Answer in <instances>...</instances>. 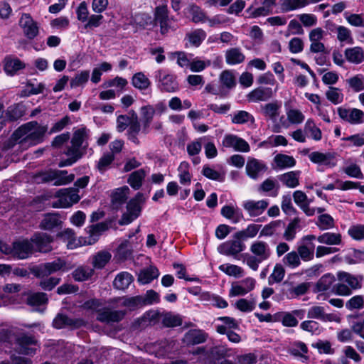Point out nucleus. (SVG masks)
Masks as SVG:
<instances>
[{"instance_id":"obj_12","label":"nucleus","mask_w":364,"mask_h":364,"mask_svg":"<svg viewBox=\"0 0 364 364\" xmlns=\"http://www.w3.org/2000/svg\"><path fill=\"white\" fill-rule=\"evenodd\" d=\"M267 169L268 167L263 161L255 158H249L245 167L247 175L254 180L261 177Z\"/></svg>"},{"instance_id":"obj_54","label":"nucleus","mask_w":364,"mask_h":364,"mask_svg":"<svg viewBox=\"0 0 364 364\" xmlns=\"http://www.w3.org/2000/svg\"><path fill=\"white\" fill-rule=\"evenodd\" d=\"M129 192V188L127 186H123L116 189L112 196V203L116 206L123 204L127 198Z\"/></svg>"},{"instance_id":"obj_33","label":"nucleus","mask_w":364,"mask_h":364,"mask_svg":"<svg viewBox=\"0 0 364 364\" xmlns=\"http://www.w3.org/2000/svg\"><path fill=\"white\" fill-rule=\"evenodd\" d=\"M75 178V175L68 174L66 170L53 169V185L59 186L71 183Z\"/></svg>"},{"instance_id":"obj_56","label":"nucleus","mask_w":364,"mask_h":364,"mask_svg":"<svg viewBox=\"0 0 364 364\" xmlns=\"http://www.w3.org/2000/svg\"><path fill=\"white\" fill-rule=\"evenodd\" d=\"M60 220L55 214L46 215L41 223V228L44 230H52L59 225Z\"/></svg>"},{"instance_id":"obj_58","label":"nucleus","mask_w":364,"mask_h":364,"mask_svg":"<svg viewBox=\"0 0 364 364\" xmlns=\"http://www.w3.org/2000/svg\"><path fill=\"white\" fill-rule=\"evenodd\" d=\"M189 165L187 162H181L178 168V178L182 185H189L191 181V175L188 171Z\"/></svg>"},{"instance_id":"obj_50","label":"nucleus","mask_w":364,"mask_h":364,"mask_svg":"<svg viewBox=\"0 0 364 364\" xmlns=\"http://www.w3.org/2000/svg\"><path fill=\"white\" fill-rule=\"evenodd\" d=\"M309 159L315 164H322L324 165L335 166V164H331L333 156L328 153L323 154L318 151H314L309 155Z\"/></svg>"},{"instance_id":"obj_2","label":"nucleus","mask_w":364,"mask_h":364,"mask_svg":"<svg viewBox=\"0 0 364 364\" xmlns=\"http://www.w3.org/2000/svg\"><path fill=\"white\" fill-rule=\"evenodd\" d=\"M250 251L252 254L245 255V262L253 271H257L259 264L267 260L272 255L268 243L262 240L254 241L250 247Z\"/></svg>"},{"instance_id":"obj_16","label":"nucleus","mask_w":364,"mask_h":364,"mask_svg":"<svg viewBox=\"0 0 364 364\" xmlns=\"http://www.w3.org/2000/svg\"><path fill=\"white\" fill-rule=\"evenodd\" d=\"M269 204V200L265 199L259 200H249L244 202L243 208L250 217H257L265 211Z\"/></svg>"},{"instance_id":"obj_1","label":"nucleus","mask_w":364,"mask_h":364,"mask_svg":"<svg viewBox=\"0 0 364 364\" xmlns=\"http://www.w3.org/2000/svg\"><path fill=\"white\" fill-rule=\"evenodd\" d=\"M47 129L46 126L40 125L37 122H30L18 128L12 134V139L22 149H26L42 142Z\"/></svg>"},{"instance_id":"obj_40","label":"nucleus","mask_w":364,"mask_h":364,"mask_svg":"<svg viewBox=\"0 0 364 364\" xmlns=\"http://www.w3.org/2000/svg\"><path fill=\"white\" fill-rule=\"evenodd\" d=\"M316 239L320 243L328 245H338L342 242V237L340 233L330 232L319 235Z\"/></svg>"},{"instance_id":"obj_15","label":"nucleus","mask_w":364,"mask_h":364,"mask_svg":"<svg viewBox=\"0 0 364 364\" xmlns=\"http://www.w3.org/2000/svg\"><path fill=\"white\" fill-rule=\"evenodd\" d=\"M14 257L23 259L29 257L34 252L31 240H21L14 242Z\"/></svg>"},{"instance_id":"obj_41","label":"nucleus","mask_w":364,"mask_h":364,"mask_svg":"<svg viewBox=\"0 0 364 364\" xmlns=\"http://www.w3.org/2000/svg\"><path fill=\"white\" fill-rule=\"evenodd\" d=\"M159 275V272L158 269L154 267H150L140 272L138 281L142 284H149L154 279L157 278Z\"/></svg>"},{"instance_id":"obj_62","label":"nucleus","mask_w":364,"mask_h":364,"mask_svg":"<svg viewBox=\"0 0 364 364\" xmlns=\"http://www.w3.org/2000/svg\"><path fill=\"white\" fill-rule=\"evenodd\" d=\"M326 98L334 105L340 104L343 100V94L341 91L334 87H330L326 92Z\"/></svg>"},{"instance_id":"obj_51","label":"nucleus","mask_w":364,"mask_h":364,"mask_svg":"<svg viewBox=\"0 0 364 364\" xmlns=\"http://www.w3.org/2000/svg\"><path fill=\"white\" fill-rule=\"evenodd\" d=\"M233 124H245L248 122H251L252 123L255 122L254 117L247 111L240 110L235 112L231 119Z\"/></svg>"},{"instance_id":"obj_59","label":"nucleus","mask_w":364,"mask_h":364,"mask_svg":"<svg viewBox=\"0 0 364 364\" xmlns=\"http://www.w3.org/2000/svg\"><path fill=\"white\" fill-rule=\"evenodd\" d=\"M308 352V348L306 345L301 341L295 342L290 349L291 355L296 357H300L303 360H307L306 354Z\"/></svg>"},{"instance_id":"obj_26","label":"nucleus","mask_w":364,"mask_h":364,"mask_svg":"<svg viewBox=\"0 0 364 364\" xmlns=\"http://www.w3.org/2000/svg\"><path fill=\"white\" fill-rule=\"evenodd\" d=\"M107 229V225L103 223H97L96 225H92L87 227L88 237H86L85 244L90 245L95 243L98 240L101 233L105 231Z\"/></svg>"},{"instance_id":"obj_47","label":"nucleus","mask_w":364,"mask_h":364,"mask_svg":"<svg viewBox=\"0 0 364 364\" xmlns=\"http://www.w3.org/2000/svg\"><path fill=\"white\" fill-rule=\"evenodd\" d=\"M94 274V269L87 266H80L72 273L75 281L83 282L90 279Z\"/></svg>"},{"instance_id":"obj_18","label":"nucleus","mask_w":364,"mask_h":364,"mask_svg":"<svg viewBox=\"0 0 364 364\" xmlns=\"http://www.w3.org/2000/svg\"><path fill=\"white\" fill-rule=\"evenodd\" d=\"M16 341L21 353L26 355L35 353L38 344L36 339L33 336L22 334L17 338Z\"/></svg>"},{"instance_id":"obj_30","label":"nucleus","mask_w":364,"mask_h":364,"mask_svg":"<svg viewBox=\"0 0 364 364\" xmlns=\"http://www.w3.org/2000/svg\"><path fill=\"white\" fill-rule=\"evenodd\" d=\"M307 317L310 319H318L322 321H331L333 315L326 314L325 309L321 306H313L308 309Z\"/></svg>"},{"instance_id":"obj_49","label":"nucleus","mask_w":364,"mask_h":364,"mask_svg":"<svg viewBox=\"0 0 364 364\" xmlns=\"http://www.w3.org/2000/svg\"><path fill=\"white\" fill-rule=\"evenodd\" d=\"M258 190L265 193L269 192L270 196L276 197L278 195L279 185L273 178H269L260 184Z\"/></svg>"},{"instance_id":"obj_14","label":"nucleus","mask_w":364,"mask_h":364,"mask_svg":"<svg viewBox=\"0 0 364 364\" xmlns=\"http://www.w3.org/2000/svg\"><path fill=\"white\" fill-rule=\"evenodd\" d=\"M338 114L342 119L352 124L364 122V112L359 109H346L341 107L338 108Z\"/></svg>"},{"instance_id":"obj_21","label":"nucleus","mask_w":364,"mask_h":364,"mask_svg":"<svg viewBox=\"0 0 364 364\" xmlns=\"http://www.w3.org/2000/svg\"><path fill=\"white\" fill-rule=\"evenodd\" d=\"M60 202L64 208L70 207L80 200L78 190L75 188H63L59 191Z\"/></svg>"},{"instance_id":"obj_31","label":"nucleus","mask_w":364,"mask_h":364,"mask_svg":"<svg viewBox=\"0 0 364 364\" xmlns=\"http://www.w3.org/2000/svg\"><path fill=\"white\" fill-rule=\"evenodd\" d=\"M301 220L299 218H294L285 228L283 233V238L288 242H291L296 238L297 232L301 230Z\"/></svg>"},{"instance_id":"obj_19","label":"nucleus","mask_w":364,"mask_h":364,"mask_svg":"<svg viewBox=\"0 0 364 364\" xmlns=\"http://www.w3.org/2000/svg\"><path fill=\"white\" fill-rule=\"evenodd\" d=\"M88 133L89 130L85 127L75 129L71 140L72 146L68 149L81 151V148H86L87 146Z\"/></svg>"},{"instance_id":"obj_38","label":"nucleus","mask_w":364,"mask_h":364,"mask_svg":"<svg viewBox=\"0 0 364 364\" xmlns=\"http://www.w3.org/2000/svg\"><path fill=\"white\" fill-rule=\"evenodd\" d=\"M260 228V225L250 224L245 229L235 232L234 237L240 238L242 240L253 238L257 235Z\"/></svg>"},{"instance_id":"obj_8","label":"nucleus","mask_w":364,"mask_h":364,"mask_svg":"<svg viewBox=\"0 0 364 364\" xmlns=\"http://www.w3.org/2000/svg\"><path fill=\"white\" fill-rule=\"evenodd\" d=\"M256 284V280L252 277H247L241 281L234 282L231 285L229 296H244L252 291Z\"/></svg>"},{"instance_id":"obj_10","label":"nucleus","mask_w":364,"mask_h":364,"mask_svg":"<svg viewBox=\"0 0 364 364\" xmlns=\"http://www.w3.org/2000/svg\"><path fill=\"white\" fill-rule=\"evenodd\" d=\"M222 146L225 148H232L236 151L249 152L250 150L249 144L245 139L232 134L224 136Z\"/></svg>"},{"instance_id":"obj_13","label":"nucleus","mask_w":364,"mask_h":364,"mask_svg":"<svg viewBox=\"0 0 364 364\" xmlns=\"http://www.w3.org/2000/svg\"><path fill=\"white\" fill-rule=\"evenodd\" d=\"M19 26L25 36L28 39H33L38 34L37 23L28 14H22L19 20Z\"/></svg>"},{"instance_id":"obj_61","label":"nucleus","mask_w":364,"mask_h":364,"mask_svg":"<svg viewBox=\"0 0 364 364\" xmlns=\"http://www.w3.org/2000/svg\"><path fill=\"white\" fill-rule=\"evenodd\" d=\"M208 362L213 364H219L218 361L225 356V351L220 347H213L206 353Z\"/></svg>"},{"instance_id":"obj_32","label":"nucleus","mask_w":364,"mask_h":364,"mask_svg":"<svg viewBox=\"0 0 364 364\" xmlns=\"http://www.w3.org/2000/svg\"><path fill=\"white\" fill-rule=\"evenodd\" d=\"M205 333L200 331L193 329L188 331L184 336L183 341L187 345H195L205 342L206 341Z\"/></svg>"},{"instance_id":"obj_42","label":"nucleus","mask_w":364,"mask_h":364,"mask_svg":"<svg viewBox=\"0 0 364 364\" xmlns=\"http://www.w3.org/2000/svg\"><path fill=\"white\" fill-rule=\"evenodd\" d=\"M274 161L280 169L294 167L296 165V160L291 156L278 154L274 158Z\"/></svg>"},{"instance_id":"obj_44","label":"nucleus","mask_w":364,"mask_h":364,"mask_svg":"<svg viewBox=\"0 0 364 364\" xmlns=\"http://www.w3.org/2000/svg\"><path fill=\"white\" fill-rule=\"evenodd\" d=\"M221 215L231 220L233 223H238L242 218V214L239 209L232 205L223 206L221 209Z\"/></svg>"},{"instance_id":"obj_60","label":"nucleus","mask_w":364,"mask_h":364,"mask_svg":"<svg viewBox=\"0 0 364 364\" xmlns=\"http://www.w3.org/2000/svg\"><path fill=\"white\" fill-rule=\"evenodd\" d=\"M65 154L68 158L65 160L61 161L58 164L59 167L71 166L82 156L81 151H74L73 149H67Z\"/></svg>"},{"instance_id":"obj_5","label":"nucleus","mask_w":364,"mask_h":364,"mask_svg":"<svg viewBox=\"0 0 364 364\" xmlns=\"http://www.w3.org/2000/svg\"><path fill=\"white\" fill-rule=\"evenodd\" d=\"M145 198L141 193H137L134 198L130 200L127 205V212L122 218V224L127 225L137 218L141 213V205L144 202Z\"/></svg>"},{"instance_id":"obj_22","label":"nucleus","mask_w":364,"mask_h":364,"mask_svg":"<svg viewBox=\"0 0 364 364\" xmlns=\"http://www.w3.org/2000/svg\"><path fill=\"white\" fill-rule=\"evenodd\" d=\"M273 96L272 88L259 87L251 91L247 96V100L252 102L267 101Z\"/></svg>"},{"instance_id":"obj_43","label":"nucleus","mask_w":364,"mask_h":364,"mask_svg":"<svg viewBox=\"0 0 364 364\" xmlns=\"http://www.w3.org/2000/svg\"><path fill=\"white\" fill-rule=\"evenodd\" d=\"M309 4V0H281V9L284 12L296 10Z\"/></svg>"},{"instance_id":"obj_45","label":"nucleus","mask_w":364,"mask_h":364,"mask_svg":"<svg viewBox=\"0 0 364 364\" xmlns=\"http://www.w3.org/2000/svg\"><path fill=\"white\" fill-rule=\"evenodd\" d=\"M283 264L290 269H296L301 264V259L296 250L287 252L282 258Z\"/></svg>"},{"instance_id":"obj_27","label":"nucleus","mask_w":364,"mask_h":364,"mask_svg":"<svg viewBox=\"0 0 364 364\" xmlns=\"http://www.w3.org/2000/svg\"><path fill=\"white\" fill-rule=\"evenodd\" d=\"M206 38V33L203 29H196L187 33L185 37V46L198 47Z\"/></svg>"},{"instance_id":"obj_29","label":"nucleus","mask_w":364,"mask_h":364,"mask_svg":"<svg viewBox=\"0 0 364 364\" xmlns=\"http://www.w3.org/2000/svg\"><path fill=\"white\" fill-rule=\"evenodd\" d=\"M133 281L134 278L130 273L122 272L115 277L113 281V286L118 290L124 291Z\"/></svg>"},{"instance_id":"obj_24","label":"nucleus","mask_w":364,"mask_h":364,"mask_svg":"<svg viewBox=\"0 0 364 364\" xmlns=\"http://www.w3.org/2000/svg\"><path fill=\"white\" fill-rule=\"evenodd\" d=\"M282 108V102L279 101H274L267 103L261 107V110L263 115L275 122L279 116Z\"/></svg>"},{"instance_id":"obj_7","label":"nucleus","mask_w":364,"mask_h":364,"mask_svg":"<svg viewBox=\"0 0 364 364\" xmlns=\"http://www.w3.org/2000/svg\"><path fill=\"white\" fill-rule=\"evenodd\" d=\"M316 240L314 235L304 236L299 243L296 249L300 259L304 262L311 261L314 257L315 245L313 242Z\"/></svg>"},{"instance_id":"obj_57","label":"nucleus","mask_w":364,"mask_h":364,"mask_svg":"<svg viewBox=\"0 0 364 364\" xmlns=\"http://www.w3.org/2000/svg\"><path fill=\"white\" fill-rule=\"evenodd\" d=\"M211 65L210 60H201L198 57H192L189 69L193 73H200Z\"/></svg>"},{"instance_id":"obj_4","label":"nucleus","mask_w":364,"mask_h":364,"mask_svg":"<svg viewBox=\"0 0 364 364\" xmlns=\"http://www.w3.org/2000/svg\"><path fill=\"white\" fill-rule=\"evenodd\" d=\"M154 77L157 87L162 92H176L179 90L176 76L166 69L156 70Z\"/></svg>"},{"instance_id":"obj_9","label":"nucleus","mask_w":364,"mask_h":364,"mask_svg":"<svg viewBox=\"0 0 364 364\" xmlns=\"http://www.w3.org/2000/svg\"><path fill=\"white\" fill-rule=\"evenodd\" d=\"M228 240L218 247V252L224 255L235 257L245 249V245L240 238Z\"/></svg>"},{"instance_id":"obj_46","label":"nucleus","mask_w":364,"mask_h":364,"mask_svg":"<svg viewBox=\"0 0 364 364\" xmlns=\"http://www.w3.org/2000/svg\"><path fill=\"white\" fill-rule=\"evenodd\" d=\"M334 29H331V31H336L337 33V39L343 43H353V38L352 37L351 31L343 26H335L332 25Z\"/></svg>"},{"instance_id":"obj_28","label":"nucleus","mask_w":364,"mask_h":364,"mask_svg":"<svg viewBox=\"0 0 364 364\" xmlns=\"http://www.w3.org/2000/svg\"><path fill=\"white\" fill-rule=\"evenodd\" d=\"M299 171H291L283 174L279 175L278 179L283 185L289 188H294L299 185Z\"/></svg>"},{"instance_id":"obj_17","label":"nucleus","mask_w":364,"mask_h":364,"mask_svg":"<svg viewBox=\"0 0 364 364\" xmlns=\"http://www.w3.org/2000/svg\"><path fill=\"white\" fill-rule=\"evenodd\" d=\"M65 266V262L58 258L53 262L41 264L36 267V275L39 277L48 276L52 273L63 269Z\"/></svg>"},{"instance_id":"obj_37","label":"nucleus","mask_w":364,"mask_h":364,"mask_svg":"<svg viewBox=\"0 0 364 364\" xmlns=\"http://www.w3.org/2000/svg\"><path fill=\"white\" fill-rule=\"evenodd\" d=\"M132 85L139 90H146L151 85L150 80L142 72L135 73L132 78Z\"/></svg>"},{"instance_id":"obj_23","label":"nucleus","mask_w":364,"mask_h":364,"mask_svg":"<svg viewBox=\"0 0 364 364\" xmlns=\"http://www.w3.org/2000/svg\"><path fill=\"white\" fill-rule=\"evenodd\" d=\"M25 68V64L16 57L6 56L4 60V70L8 75L13 76Z\"/></svg>"},{"instance_id":"obj_3","label":"nucleus","mask_w":364,"mask_h":364,"mask_svg":"<svg viewBox=\"0 0 364 364\" xmlns=\"http://www.w3.org/2000/svg\"><path fill=\"white\" fill-rule=\"evenodd\" d=\"M85 306L97 311V319L101 322H119L122 320L125 315V311L122 310H112L108 308L98 309L100 302L97 299L87 301Z\"/></svg>"},{"instance_id":"obj_20","label":"nucleus","mask_w":364,"mask_h":364,"mask_svg":"<svg viewBox=\"0 0 364 364\" xmlns=\"http://www.w3.org/2000/svg\"><path fill=\"white\" fill-rule=\"evenodd\" d=\"M31 242L34 246V251L48 252L51 250L52 238L46 233L35 234L31 238Z\"/></svg>"},{"instance_id":"obj_55","label":"nucleus","mask_w":364,"mask_h":364,"mask_svg":"<svg viewBox=\"0 0 364 364\" xmlns=\"http://www.w3.org/2000/svg\"><path fill=\"white\" fill-rule=\"evenodd\" d=\"M162 323L166 327H176L182 324V318L178 314L168 312L164 314Z\"/></svg>"},{"instance_id":"obj_25","label":"nucleus","mask_w":364,"mask_h":364,"mask_svg":"<svg viewBox=\"0 0 364 364\" xmlns=\"http://www.w3.org/2000/svg\"><path fill=\"white\" fill-rule=\"evenodd\" d=\"M348 62L358 65L364 62V49L360 46L348 48L344 51Z\"/></svg>"},{"instance_id":"obj_53","label":"nucleus","mask_w":364,"mask_h":364,"mask_svg":"<svg viewBox=\"0 0 364 364\" xmlns=\"http://www.w3.org/2000/svg\"><path fill=\"white\" fill-rule=\"evenodd\" d=\"M285 275V269L282 264H276L274 267L273 272L268 277V283L272 285L275 283L281 282Z\"/></svg>"},{"instance_id":"obj_6","label":"nucleus","mask_w":364,"mask_h":364,"mask_svg":"<svg viewBox=\"0 0 364 364\" xmlns=\"http://www.w3.org/2000/svg\"><path fill=\"white\" fill-rule=\"evenodd\" d=\"M154 21L159 24L161 32L165 34L170 29H174V18L168 16V10L166 4L159 5L154 11Z\"/></svg>"},{"instance_id":"obj_52","label":"nucleus","mask_w":364,"mask_h":364,"mask_svg":"<svg viewBox=\"0 0 364 364\" xmlns=\"http://www.w3.org/2000/svg\"><path fill=\"white\" fill-rule=\"evenodd\" d=\"M219 269L226 274L235 277H241L244 275L242 267L232 264H223L219 266Z\"/></svg>"},{"instance_id":"obj_11","label":"nucleus","mask_w":364,"mask_h":364,"mask_svg":"<svg viewBox=\"0 0 364 364\" xmlns=\"http://www.w3.org/2000/svg\"><path fill=\"white\" fill-rule=\"evenodd\" d=\"M85 325V322L83 319L70 318L63 314H58L53 321V326L58 329L63 328H78Z\"/></svg>"},{"instance_id":"obj_64","label":"nucleus","mask_w":364,"mask_h":364,"mask_svg":"<svg viewBox=\"0 0 364 364\" xmlns=\"http://www.w3.org/2000/svg\"><path fill=\"white\" fill-rule=\"evenodd\" d=\"M300 328L311 334L318 335L321 332L319 323L314 320H306L301 323Z\"/></svg>"},{"instance_id":"obj_63","label":"nucleus","mask_w":364,"mask_h":364,"mask_svg":"<svg viewBox=\"0 0 364 364\" xmlns=\"http://www.w3.org/2000/svg\"><path fill=\"white\" fill-rule=\"evenodd\" d=\"M207 141V136L197 139L187 145V151L190 156L198 154L202 149L203 142Z\"/></svg>"},{"instance_id":"obj_48","label":"nucleus","mask_w":364,"mask_h":364,"mask_svg":"<svg viewBox=\"0 0 364 364\" xmlns=\"http://www.w3.org/2000/svg\"><path fill=\"white\" fill-rule=\"evenodd\" d=\"M284 225L282 220H277L265 225L260 231V236L271 237L278 233Z\"/></svg>"},{"instance_id":"obj_34","label":"nucleus","mask_w":364,"mask_h":364,"mask_svg":"<svg viewBox=\"0 0 364 364\" xmlns=\"http://www.w3.org/2000/svg\"><path fill=\"white\" fill-rule=\"evenodd\" d=\"M337 276L340 282L348 284L350 288L353 289L361 288L362 276H354L344 272H338Z\"/></svg>"},{"instance_id":"obj_36","label":"nucleus","mask_w":364,"mask_h":364,"mask_svg":"<svg viewBox=\"0 0 364 364\" xmlns=\"http://www.w3.org/2000/svg\"><path fill=\"white\" fill-rule=\"evenodd\" d=\"M146 173L144 169L141 168L132 172L127 180L128 183L134 190H138L142 186V182L146 177Z\"/></svg>"},{"instance_id":"obj_35","label":"nucleus","mask_w":364,"mask_h":364,"mask_svg":"<svg viewBox=\"0 0 364 364\" xmlns=\"http://www.w3.org/2000/svg\"><path fill=\"white\" fill-rule=\"evenodd\" d=\"M112 255L107 251H100L92 256V264L94 268L101 269L111 259Z\"/></svg>"},{"instance_id":"obj_39","label":"nucleus","mask_w":364,"mask_h":364,"mask_svg":"<svg viewBox=\"0 0 364 364\" xmlns=\"http://www.w3.org/2000/svg\"><path fill=\"white\" fill-rule=\"evenodd\" d=\"M245 55L237 48H230L225 53L226 63L229 65L241 63L245 60Z\"/></svg>"}]
</instances>
